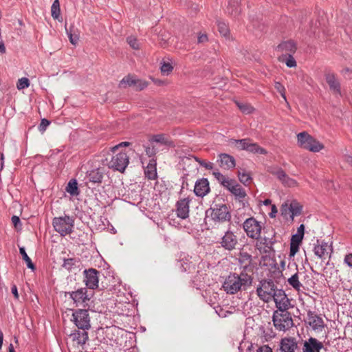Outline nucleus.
<instances>
[{"instance_id": "nucleus-1", "label": "nucleus", "mask_w": 352, "mask_h": 352, "mask_svg": "<svg viewBox=\"0 0 352 352\" xmlns=\"http://www.w3.org/2000/svg\"><path fill=\"white\" fill-rule=\"evenodd\" d=\"M252 283V278L247 273H231L226 278L222 287L226 294L232 295L245 291Z\"/></svg>"}, {"instance_id": "nucleus-2", "label": "nucleus", "mask_w": 352, "mask_h": 352, "mask_svg": "<svg viewBox=\"0 0 352 352\" xmlns=\"http://www.w3.org/2000/svg\"><path fill=\"white\" fill-rule=\"evenodd\" d=\"M272 322L275 329L280 331H286L294 326L292 315L288 311H274Z\"/></svg>"}, {"instance_id": "nucleus-3", "label": "nucleus", "mask_w": 352, "mask_h": 352, "mask_svg": "<svg viewBox=\"0 0 352 352\" xmlns=\"http://www.w3.org/2000/svg\"><path fill=\"white\" fill-rule=\"evenodd\" d=\"M274 280L271 279H263L259 282L256 288V294L259 298L265 302H269L272 297L278 290Z\"/></svg>"}, {"instance_id": "nucleus-4", "label": "nucleus", "mask_w": 352, "mask_h": 352, "mask_svg": "<svg viewBox=\"0 0 352 352\" xmlns=\"http://www.w3.org/2000/svg\"><path fill=\"white\" fill-rule=\"evenodd\" d=\"M298 145L304 149L316 153L324 148V145L310 135L307 132L302 131L297 135Z\"/></svg>"}, {"instance_id": "nucleus-5", "label": "nucleus", "mask_w": 352, "mask_h": 352, "mask_svg": "<svg viewBox=\"0 0 352 352\" xmlns=\"http://www.w3.org/2000/svg\"><path fill=\"white\" fill-rule=\"evenodd\" d=\"M54 230L61 236H65L72 232L74 226V219L72 217H54L52 221Z\"/></svg>"}, {"instance_id": "nucleus-6", "label": "nucleus", "mask_w": 352, "mask_h": 352, "mask_svg": "<svg viewBox=\"0 0 352 352\" xmlns=\"http://www.w3.org/2000/svg\"><path fill=\"white\" fill-rule=\"evenodd\" d=\"M107 165L109 168L123 173L129 163V157L125 152L117 151L111 153V160L108 162L106 158Z\"/></svg>"}, {"instance_id": "nucleus-7", "label": "nucleus", "mask_w": 352, "mask_h": 352, "mask_svg": "<svg viewBox=\"0 0 352 352\" xmlns=\"http://www.w3.org/2000/svg\"><path fill=\"white\" fill-rule=\"evenodd\" d=\"M243 228L249 238L256 240L260 239L262 226L261 222L256 219L254 217L247 219L243 222Z\"/></svg>"}, {"instance_id": "nucleus-8", "label": "nucleus", "mask_w": 352, "mask_h": 352, "mask_svg": "<svg viewBox=\"0 0 352 352\" xmlns=\"http://www.w3.org/2000/svg\"><path fill=\"white\" fill-rule=\"evenodd\" d=\"M72 320L81 330H88L91 327L90 317L87 309H76L72 314Z\"/></svg>"}, {"instance_id": "nucleus-9", "label": "nucleus", "mask_w": 352, "mask_h": 352, "mask_svg": "<svg viewBox=\"0 0 352 352\" xmlns=\"http://www.w3.org/2000/svg\"><path fill=\"white\" fill-rule=\"evenodd\" d=\"M212 219L214 221L224 222L231 219V214L229 208L225 204L216 205L211 213Z\"/></svg>"}, {"instance_id": "nucleus-10", "label": "nucleus", "mask_w": 352, "mask_h": 352, "mask_svg": "<svg viewBox=\"0 0 352 352\" xmlns=\"http://www.w3.org/2000/svg\"><path fill=\"white\" fill-rule=\"evenodd\" d=\"M276 307V311H287L291 307L289 299L287 298L284 290L279 289L272 297Z\"/></svg>"}, {"instance_id": "nucleus-11", "label": "nucleus", "mask_w": 352, "mask_h": 352, "mask_svg": "<svg viewBox=\"0 0 352 352\" xmlns=\"http://www.w3.org/2000/svg\"><path fill=\"white\" fill-rule=\"evenodd\" d=\"M99 274V271L94 268L84 270V282L88 288L96 289L98 287Z\"/></svg>"}, {"instance_id": "nucleus-12", "label": "nucleus", "mask_w": 352, "mask_h": 352, "mask_svg": "<svg viewBox=\"0 0 352 352\" xmlns=\"http://www.w3.org/2000/svg\"><path fill=\"white\" fill-rule=\"evenodd\" d=\"M220 244L223 249L232 251L238 244V237L233 232L228 230L221 237Z\"/></svg>"}, {"instance_id": "nucleus-13", "label": "nucleus", "mask_w": 352, "mask_h": 352, "mask_svg": "<svg viewBox=\"0 0 352 352\" xmlns=\"http://www.w3.org/2000/svg\"><path fill=\"white\" fill-rule=\"evenodd\" d=\"M67 294L76 304V306L82 305L85 307L87 305V302L90 300L86 288H80L75 292H68Z\"/></svg>"}, {"instance_id": "nucleus-14", "label": "nucleus", "mask_w": 352, "mask_h": 352, "mask_svg": "<svg viewBox=\"0 0 352 352\" xmlns=\"http://www.w3.org/2000/svg\"><path fill=\"white\" fill-rule=\"evenodd\" d=\"M298 349L296 340L293 337H285L279 342L277 352H295Z\"/></svg>"}, {"instance_id": "nucleus-15", "label": "nucleus", "mask_w": 352, "mask_h": 352, "mask_svg": "<svg viewBox=\"0 0 352 352\" xmlns=\"http://www.w3.org/2000/svg\"><path fill=\"white\" fill-rule=\"evenodd\" d=\"M317 243L318 244L315 245L314 249L315 255L322 261L329 258L332 252L331 246L329 245L327 243L324 241L319 243V241H317Z\"/></svg>"}, {"instance_id": "nucleus-16", "label": "nucleus", "mask_w": 352, "mask_h": 352, "mask_svg": "<svg viewBox=\"0 0 352 352\" xmlns=\"http://www.w3.org/2000/svg\"><path fill=\"white\" fill-rule=\"evenodd\" d=\"M324 78L327 83L328 84L330 90L334 94H341V86L336 74L332 72H327L324 74Z\"/></svg>"}, {"instance_id": "nucleus-17", "label": "nucleus", "mask_w": 352, "mask_h": 352, "mask_svg": "<svg viewBox=\"0 0 352 352\" xmlns=\"http://www.w3.org/2000/svg\"><path fill=\"white\" fill-rule=\"evenodd\" d=\"M260 239H261L256 243V248L261 253H270L271 252H274L273 245L275 243L276 240L273 237L269 238L264 236Z\"/></svg>"}, {"instance_id": "nucleus-18", "label": "nucleus", "mask_w": 352, "mask_h": 352, "mask_svg": "<svg viewBox=\"0 0 352 352\" xmlns=\"http://www.w3.org/2000/svg\"><path fill=\"white\" fill-rule=\"evenodd\" d=\"M324 349L323 344L315 338H309L303 343L302 352H320Z\"/></svg>"}, {"instance_id": "nucleus-19", "label": "nucleus", "mask_w": 352, "mask_h": 352, "mask_svg": "<svg viewBox=\"0 0 352 352\" xmlns=\"http://www.w3.org/2000/svg\"><path fill=\"white\" fill-rule=\"evenodd\" d=\"M217 162L219 166L225 170H230L234 168L236 165V161L234 157L226 154L221 153L218 156Z\"/></svg>"}, {"instance_id": "nucleus-20", "label": "nucleus", "mask_w": 352, "mask_h": 352, "mask_svg": "<svg viewBox=\"0 0 352 352\" xmlns=\"http://www.w3.org/2000/svg\"><path fill=\"white\" fill-rule=\"evenodd\" d=\"M281 211L282 214L284 216L287 215L288 211L290 214L291 219L293 220L295 216L300 214L302 206L298 202L293 201L291 202L289 206H287V205L283 206Z\"/></svg>"}, {"instance_id": "nucleus-21", "label": "nucleus", "mask_w": 352, "mask_h": 352, "mask_svg": "<svg viewBox=\"0 0 352 352\" xmlns=\"http://www.w3.org/2000/svg\"><path fill=\"white\" fill-rule=\"evenodd\" d=\"M190 201L188 198H184L177 202L176 213L178 217L182 219L188 217Z\"/></svg>"}, {"instance_id": "nucleus-22", "label": "nucleus", "mask_w": 352, "mask_h": 352, "mask_svg": "<svg viewBox=\"0 0 352 352\" xmlns=\"http://www.w3.org/2000/svg\"><path fill=\"white\" fill-rule=\"evenodd\" d=\"M210 191L209 182L207 179L197 180L195 184L194 192L197 196L203 197Z\"/></svg>"}, {"instance_id": "nucleus-23", "label": "nucleus", "mask_w": 352, "mask_h": 352, "mask_svg": "<svg viewBox=\"0 0 352 352\" xmlns=\"http://www.w3.org/2000/svg\"><path fill=\"white\" fill-rule=\"evenodd\" d=\"M307 320L309 324L314 330H321L324 327L322 318L314 312L309 311L307 313Z\"/></svg>"}, {"instance_id": "nucleus-24", "label": "nucleus", "mask_w": 352, "mask_h": 352, "mask_svg": "<svg viewBox=\"0 0 352 352\" xmlns=\"http://www.w3.org/2000/svg\"><path fill=\"white\" fill-rule=\"evenodd\" d=\"M69 336L73 341L76 342L78 345H83L89 338L87 330L75 331Z\"/></svg>"}, {"instance_id": "nucleus-25", "label": "nucleus", "mask_w": 352, "mask_h": 352, "mask_svg": "<svg viewBox=\"0 0 352 352\" xmlns=\"http://www.w3.org/2000/svg\"><path fill=\"white\" fill-rule=\"evenodd\" d=\"M156 160L151 158L144 169V174L149 179H154L157 177Z\"/></svg>"}, {"instance_id": "nucleus-26", "label": "nucleus", "mask_w": 352, "mask_h": 352, "mask_svg": "<svg viewBox=\"0 0 352 352\" xmlns=\"http://www.w3.org/2000/svg\"><path fill=\"white\" fill-rule=\"evenodd\" d=\"M88 178L92 183H100L103 178V172L100 168H96L89 173Z\"/></svg>"}, {"instance_id": "nucleus-27", "label": "nucleus", "mask_w": 352, "mask_h": 352, "mask_svg": "<svg viewBox=\"0 0 352 352\" xmlns=\"http://www.w3.org/2000/svg\"><path fill=\"white\" fill-rule=\"evenodd\" d=\"M277 49L278 51L292 53L296 51V46L293 41H287L279 44Z\"/></svg>"}, {"instance_id": "nucleus-28", "label": "nucleus", "mask_w": 352, "mask_h": 352, "mask_svg": "<svg viewBox=\"0 0 352 352\" xmlns=\"http://www.w3.org/2000/svg\"><path fill=\"white\" fill-rule=\"evenodd\" d=\"M246 151L254 154L265 155L267 153L265 148L261 147L256 143L252 142L250 140H249Z\"/></svg>"}, {"instance_id": "nucleus-29", "label": "nucleus", "mask_w": 352, "mask_h": 352, "mask_svg": "<svg viewBox=\"0 0 352 352\" xmlns=\"http://www.w3.org/2000/svg\"><path fill=\"white\" fill-rule=\"evenodd\" d=\"M229 191L239 201H242L247 195L245 190L237 183Z\"/></svg>"}, {"instance_id": "nucleus-30", "label": "nucleus", "mask_w": 352, "mask_h": 352, "mask_svg": "<svg viewBox=\"0 0 352 352\" xmlns=\"http://www.w3.org/2000/svg\"><path fill=\"white\" fill-rule=\"evenodd\" d=\"M288 283L291 285L295 290L299 292L303 288L302 284L299 280L298 273L296 272L294 275H292L287 280Z\"/></svg>"}, {"instance_id": "nucleus-31", "label": "nucleus", "mask_w": 352, "mask_h": 352, "mask_svg": "<svg viewBox=\"0 0 352 352\" xmlns=\"http://www.w3.org/2000/svg\"><path fill=\"white\" fill-rule=\"evenodd\" d=\"M66 191L72 196H76L79 195L78 183L76 179H71L68 182L66 187Z\"/></svg>"}, {"instance_id": "nucleus-32", "label": "nucleus", "mask_w": 352, "mask_h": 352, "mask_svg": "<svg viewBox=\"0 0 352 352\" xmlns=\"http://www.w3.org/2000/svg\"><path fill=\"white\" fill-rule=\"evenodd\" d=\"M250 139H241V140H230V144H234L238 150L246 151L248 144Z\"/></svg>"}, {"instance_id": "nucleus-33", "label": "nucleus", "mask_w": 352, "mask_h": 352, "mask_svg": "<svg viewBox=\"0 0 352 352\" xmlns=\"http://www.w3.org/2000/svg\"><path fill=\"white\" fill-rule=\"evenodd\" d=\"M269 173L274 175L280 182L285 177L286 173L278 166H271L268 168Z\"/></svg>"}, {"instance_id": "nucleus-34", "label": "nucleus", "mask_w": 352, "mask_h": 352, "mask_svg": "<svg viewBox=\"0 0 352 352\" xmlns=\"http://www.w3.org/2000/svg\"><path fill=\"white\" fill-rule=\"evenodd\" d=\"M136 80L137 79L133 78V76L128 75L120 82L119 87L126 88L127 86L134 87L136 83Z\"/></svg>"}, {"instance_id": "nucleus-35", "label": "nucleus", "mask_w": 352, "mask_h": 352, "mask_svg": "<svg viewBox=\"0 0 352 352\" xmlns=\"http://www.w3.org/2000/svg\"><path fill=\"white\" fill-rule=\"evenodd\" d=\"M52 16L58 19L60 14V3L58 0H54L51 7Z\"/></svg>"}, {"instance_id": "nucleus-36", "label": "nucleus", "mask_w": 352, "mask_h": 352, "mask_svg": "<svg viewBox=\"0 0 352 352\" xmlns=\"http://www.w3.org/2000/svg\"><path fill=\"white\" fill-rule=\"evenodd\" d=\"M19 252L21 254L23 259L25 261L28 267L32 270H34L35 266L34 263L32 262L31 258L27 254L25 250L23 247L19 248Z\"/></svg>"}, {"instance_id": "nucleus-37", "label": "nucleus", "mask_w": 352, "mask_h": 352, "mask_svg": "<svg viewBox=\"0 0 352 352\" xmlns=\"http://www.w3.org/2000/svg\"><path fill=\"white\" fill-rule=\"evenodd\" d=\"M238 177L239 181L245 186H248L251 183L252 177L245 170L239 171Z\"/></svg>"}, {"instance_id": "nucleus-38", "label": "nucleus", "mask_w": 352, "mask_h": 352, "mask_svg": "<svg viewBox=\"0 0 352 352\" xmlns=\"http://www.w3.org/2000/svg\"><path fill=\"white\" fill-rule=\"evenodd\" d=\"M78 261L76 258H64L63 263L62 267L68 271H70L73 269L74 266H76Z\"/></svg>"}, {"instance_id": "nucleus-39", "label": "nucleus", "mask_w": 352, "mask_h": 352, "mask_svg": "<svg viewBox=\"0 0 352 352\" xmlns=\"http://www.w3.org/2000/svg\"><path fill=\"white\" fill-rule=\"evenodd\" d=\"M217 26L219 33L223 36H227L230 33V30L227 23L223 21H217Z\"/></svg>"}, {"instance_id": "nucleus-40", "label": "nucleus", "mask_w": 352, "mask_h": 352, "mask_svg": "<svg viewBox=\"0 0 352 352\" xmlns=\"http://www.w3.org/2000/svg\"><path fill=\"white\" fill-rule=\"evenodd\" d=\"M160 69L163 75L168 76L173 71V67L170 63L163 61L161 63Z\"/></svg>"}, {"instance_id": "nucleus-41", "label": "nucleus", "mask_w": 352, "mask_h": 352, "mask_svg": "<svg viewBox=\"0 0 352 352\" xmlns=\"http://www.w3.org/2000/svg\"><path fill=\"white\" fill-rule=\"evenodd\" d=\"M126 42L130 45V47L133 50H139L140 47V44L138 40L134 36H128L126 38Z\"/></svg>"}, {"instance_id": "nucleus-42", "label": "nucleus", "mask_w": 352, "mask_h": 352, "mask_svg": "<svg viewBox=\"0 0 352 352\" xmlns=\"http://www.w3.org/2000/svg\"><path fill=\"white\" fill-rule=\"evenodd\" d=\"M280 182L285 186L288 187H294L297 185V182L295 179L289 177L287 174H285V177L280 180Z\"/></svg>"}, {"instance_id": "nucleus-43", "label": "nucleus", "mask_w": 352, "mask_h": 352, "mask_svg": "<svg viewBox=\"0 0 352 352\" xmlns=\"http://www.w3.org/2000/svg\"><path fill=\"white\" fill-rule=\"evenodd\" d=\"M30 86V80L28 78L23 77L19 79L16 87L19 90L24 89Z\"/></svg>"}, {"instance_id": "nucleus-44", "label": "nucleus", "mask_w": 352, "mask_h": 352, "mask_svg": "<svg viewBox=\"0 0 352 352\" xmlns=\"http://www.w3.org/2000/svg\"><path fill=\"white\" fill-rule=\"evenodd\" d=\"M237 106L245 113H250L254 109L252 107L246 103L237 102Z\"/></svg>"}, {"instance_id": "nucleus-45", "label": "nucleus", "mask_w": 352, "mask_h": 352, "mask_svg": "<svg viewBox=\"0 0 352 352\" xmlns=\"http://www.w3.org/2000/svg\"><path fill=\"white\" fill-rule=\"evenodd\" d=\"M148 86V82L145 80H142L140 79H137L136 83L135 84V89L136 91H142L144 89Z\"/></svg>"}, {"instance_id": "nucleus-46", "label": "nucleus", "mask_w": 352, "mask_h": 352, "mask_svg": "<svg viewBox=\"0 0 352 352\" xmlns=\"http://www.w3.org/2000/svg\"><path fill=\"white\" fill-rule=\"evenodd\" d=\"M193 158L201 166L206 168L207 170H212L213 168V164L212 163H211V162H206L205 161L198 158L197 157H193Z\"/></svg>"}, {"instance_id": "nucleus-47", "label": "nucleus", "mask_w": 352, "mask_h": 352, "mask_svg": "<svg viewBox=\"0 0 352 352\" xmlns=\"http://www.w3.org/2000/svg\"><path fill=\"white\" fill-rule=\"evenodd\" d=\"M275 88L280 93V94L281 95L283 98L285 100V101L287 102L285 87L280 82H276L275 83Z\"/></svg>"}, {"instance_id": "nucleus-48", "label": "nucleus", "mask_w": 352, "mask_h": 352, "mask_svg": "<svg viewBox=\"0 0 352 352\" xmlns=\"http://www.w3.org/2000/svg\"><path fill=\"white\" fill-rule=\"evenodd\" d=\"M151 141L164 144H166L168 142L167 140L165 138L164 135L162 134H158V135H153L151 138Z\"/></svg>"}, {"instance_id": "nucleus-49", "label": "nucleus", "mask_w": 352, "mask_h": 352, "mask_svg": "<svg viewBox=\"0 0 352 352\" xmlns=\"http://www.w3.org/2000/svg\"><path fill=\"white\" fill-rule=\"evenodd\" d=\"M236 184V182L235 180L226 177L221 185L230 190L232 188V186H234Z\"/></svg>"}, {"instance_id": "nucleus-50", "label": "nucleus", "mask_w": 352, "mask_h": 352, "mask_svg": "<svg viewBox=\"0 0 352 352\" xmlns=\"http://www.w3.org/2000/svg\"><path fill=\"white\" fill-rule=\"evenodd\" d=\"M146 155L151 158H154L156 154V149L154 146H144Z\"/></svg>"}, {"instance_id": "nucleus-51", "label": "nucleus", "mask_w": 352, "mask_h": 352, "mask_svg": "<svg viewBox=\"0 0 352 352\" xmlns=\"http://www.w3.org/2000/svg\"><path fill=\"white\" fill-rule=\"evenodd\" d=\"M50 122L45 118L41 120V122L38 126V130L40 132L43 133L47 127L50 125Z\"/></svg>"}, {"instance_id": "nucleus-52", "label": "nucleus", "mask_w": 352, "mask_h": 352, "mask_svg": "<svg viewBox=\"0 0 352 352\" xmlns=\"http://www.w3.org/2000/svg\"><path fill=\"white\" fill-rule=\"evenodd\" d=\"M341 74L344 78L348 80L352 79V69L349 67H345L342 70Z\"/></svg>"}, {"instance_id": "nucleus-53", "label": "nucleus", "mask_w": 352, "mask_h": 352, "mask_svg": "<svg viewBox=\"0 0 352 352\" xmlns=\"http://www.w3.org/2000/svg\"><path fill=\"white\" fill-rule=\"evenodd\" d=\"M213 175L214 176L215 179L221 184L224 182V180L226 179V177L223 175L222 173H221L219 171L216 170L212 173Z\"/></svg>"}, {"instance_id": "nucleus-54", "label": "nucleus", "mask_w": 352, "mask_h": 352, "mask_svg": "<svg viewBox=\"0 0 352 352\" xmlns=\"http://www.w3.org/2000/svg\"><path fill=\"white\" fill-rule=\"evenodd\" d=\"M285 64L288 67H294L296 66V62L291 54H289L288 57L287 58Z\"/></svg>"}, {"instance_id": "nucleus-55", "label": "nucleus", "mask_w": 352, "mask_h": 352, "mask_svg": "<svg viewBox=\"0 0 352 352\" xmlns=\"http://www.w3.org/2000/svg\"><path fill=\"white\" fill-rule=\"evenodd\" d=\"M302 239L303 236H302L301 235L295 234L292 236L291 243L300 245V243L302 242Z\"/></svg>"}, {"instance_id": "nucleus-56", "label": "nucleus", "mask_w": 352, "mask_h": 352, "mask_svg": "<svg viewBox=\"0 0 352 352\" xmlns=\"http://www.w3.org/2000/svg\"><path fill=\"white\" fill-rule=\"evenodd\" d=\"M129 145V142H122L118 144V145H116L115 146L111 147L110 148V151H111V153H114L115 152H117L118 151L120 147L127 146Z\"/></svg>"}, {"instance_id": "nucleus-57", "label": "nucleus", "mask_w": 352, "mask_h": 352, "mask_svg": "<svg viewBox=\"0 0 352 352\" xmlns=\"http://www.w3.org/2000/svg\"><path fill=\"white\" fill-rule=\"evenodd\" d=\"M299 244L290 243V256H294L299 249Z\"/></svg>"}, {"instance_id": "nucleus-58", "label": "nucleus", "mask_w": 352, "mask_h": 352, "mask_svg": "<svg viewBox=\"0 0 352 352\" xmlns=\"http://www.w3.org/2000/svg\"><path fill=\"white\" fill-rule=\"evenodd\" d=\"M256 352H272V349L268 345H263L256 350Z\"/></svg>"}, {"instance_id": "nucleus-59", "label": "nucleus", "mask_w": 352, "mask_h": 352, "mask_svg": "<svg viewBox=\"0 0 352 352\" xmlns=\"http://www.w3.org/2000/svg\"><path fill=\"white\" fill-rule=\"evenodd\" d=\"M344 263L349 267H352V253L345 256Z\"/></svg>"}, {"instance_id": "nucleus-60", "label": "nucleus", "mask_w": 352, "mask_h": 352, "mask_svg": "<svg viewBox=\"0 0 352 352\" xmlns=\"http://www.w3.org/2000/svg\"><path fill=\"white\" fill-rule=\"evenodd\" d=\"M197 41H198L199 43H205V42H206L208 41V36L205 34H200L198 36Z\"/></svg>"}, {"instance_id": "nucleus-61", "label": "nucleus", "mask_w": 352, "mask_h": 352, "mask_svg": "<svg viewBox=\"0 0 352 352\" xmlns=\"http://www.w3.org/2000/svg\"><path fill=\"white\" fill-rule=\"evenodd\" d=\"M68 36L69 38V41L70 42L73 44V45H76L77 43H78V38L77 36H73L71 33L68 34Z\"/></svg>"}, {"instance_id": "nucleus-62", "label": "nucleus", "mask_w": 352, "mask_h": 352, "mask_svg": "<svg viewBox=\"0 0 352 352\" xmlns=\"http://www.w3.org/2000/svg\"><path fill=\"white\" fill-rule=\"evenodd\" d=\"M11 292L16 299H19V294L17 287L15 285H13L11 288Z\"/></svg>"}, {"instance_id": "nucleus-63", "label": "nucleus", "mask_w": 352, "mask_h": 352, "mask_svg": "<svg viewBox=\"0 0 352 352\" xmlns=\"http://www.w3.org/2000/svg\"><path fill=\"white\" fill-rule=\"evenodd\" d=\"M304 231H305V226L303 224H301L298 228V230H297V232L296 233V234H300L302 236H304Z\"/></svg>"}, {"instance_id": "nucleus-64", "label": "nucleus", "mask_w": 352, "mask_h": 352, "mask_svg": "<svg viewBox=\"0 0 352 352\" xmlns=\"http://www.w3.org/2000/svg\"><path fill=\"white\" fill-rule=\"evenodd\" d=\"M344 161L346 163H347L349 165L352 166V156L350 155H345L344 156Z\"/></svg>"}]
</instances>
